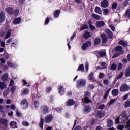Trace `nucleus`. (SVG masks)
<instances>
[{"instance_id":"obj_1","label":"nucleus","mask_w":130,"mask_h":130,"mask_svg":"<svg viewBox=\"0 0 130 130\" xmlns=\"http://www.w3.org/2000/svg\"><path fill=\"white\" fill-rule=\"evenodd\" d=\"M53 120V115L52 114H48L45 117V119L41 116L40 121L39 124V127L42 129L43 128V125L44 124V121L46 123H51Z\"/></svg>"},{"instance_id":"obj_2","label":"nucleus","mask_w":130,"mask_h":130,"mask_svg":"<svg viewBox=\"0 0 130 130\" xmlns=\"http://www.w3.org/2000/svg\"><path fill=\"white\" fill-rule=\"evenodd\" d=\"M41 113L42 114H46L49 113V107L45 105L40 107Z\"/></svg>"},{"instance_id":"obj_3","label":"nucleus","mask_w":130,"mask_h":130,"mask_svg":"<svg viewBox=\"0 0 130 130\" xmlns=\"http://www.w3.org/2000/svg\"><path fill=\"white\" fill-rule=\"evenodd\" d=\"M86 80L85 79H79L77 81V88L80 89L82 87H85L86 86Z\"/></svg>"},{"instance_id":"obj_4","label":"nucleus","mask_w":130,"mask_h":130,"mask_svg":"<svg viewBox=\"0 0 130 130\" xmlns=\"http://www.w3.org/2000/svg\"><path fill=\"white\" fill-rule=\"evenodd\" d=\"M91 46L92 42H91V41H87L85 43L83 44L81 48L82 50H86L88 47H91Z\"/></svg>"},{"instance_id":"obj_5","label":"nucleus","mask_w":130,"mask_h":130,"mask_svg":"<svg viewBox=\"0 0 130 130\" xmlns=\"http://www.w3.org/2000/svg\"><path fill=\"white\" fill-rule=\"evenodd\" d=\"M130 90V86L127 84L124 83L120 87V92H126V91H128Z\"/></svg>"},{"instance_id":"obj_6","label":"nucleus","mask_w":130,"mask_h":130,"mask_svg":"<svg viewBox=\"0 0 130 130\" xmlns=\"http://www.w3.org/2000/svg\"><path fill=\"white\" fill-rule=\"evenodd\" d=\"M20 105L23 107V109H27L29 105L28 100H27L26 99H23L20 102Z\"/></svg>"},{"instance_id":"obj_7","label":"nucleus","mask_w":130,"mask_h":130,"mask_svg":"<svg viewBox=\"0 0 130 130\" xmlns=\"http://www.w3.org/2000/svg\"><path fill=\"white\" fill-rule=\"evenodd\" d=\"M106 34H107L108 39H112L113 38V32L109 29H106L105 30Z\"/></svg>"},{"instance_id":"obj_8","label":"nucleus","mask_w":130,"mask_h":130,"mask_svg":"<svg viewBox=\"0 0 130 130\" xmlns=\"http://www.w3.org/2000/svg\"><path fill=\"white\" fill-rule=\"evenodd\" d=\"M76 104V101H75V100H74L73 99H69L68 100H67V101L65 103V105L66 106H73V105H75V104Z\"/></svg>"},{"instance_id":"obj_9","label":"nucleus","mask_w":130,"mask_h":130,"mask_svg":"<svg viewBox=\"0 0 130 130\" xmlns=\"http://www.w3.org/2000/svg\"><path fill=\"white\" fill-rule=\"evenodd\" d=\"M107 36L106 35V34H104V33H102L101 35V38L102 39V42L103 43V44H105V43H106V42H107L108 40V38H107Z\"/></svg>"},{"instance_id":"obj_10","label":"nucleus","mask_w":130,"mask_h":130,"mask_svg":"<svg viewBox=\"0 0 130 130\" xmlns=\"http://www.w3.org/2000/svg\"><path fill=\"white\" fill-rule=\"evenodd\" d=\"M115 51L119 52L121 54H123L124 53V51L123 50V48L121 46H117L115 48Z\"/></svg>"},{"instance_id":"obj_11","label":"nucleus","mask_w":130,"mask_h":130,"mask_svg":"<svg viewBox=\"0 0 130 130\" xmlns=\"http://www.w3.org/2000/svg\"><path fill=\"white\" fill-rule=\"evenodd\" d=\"M0 124H3L7 127L9 124V121L5 118H0Z\"/></svg>"},{"instance_id":"obj_12","label":"nucleus","mask_w":130,"mask_h":130,"mask_svg":"<svg viewBox=\"0 0 130 130\" xmlns=\"http://www.w3.org/2000/svg\"><path fill=\"white\" fill-rule=\"evenodd\" d=\"M21 22H22V18L17 17L13 21V25H19V24H21Z\"/></svg>"},{"instance_id":"obj_13","label":"nucleus","mask_w":130,"mask_h":130,"mask_svg":"<svg viewBox=\"0 0 130 130\" xmlns=\"http://www.w3.org/2000/svg\"><path fill=\"white\" fill-rule=\"evenodd\" d=\"M5 11L9 15H14V9L12 7L6 8Z\"/></svg>"},{"instance_id":"obj_14","label":"nucleus","mask_w":130,"mask_h":130,"mask_svg":"<svg viewBox=\"0 0 130 130\" xmlns=\"http://www.w3.org/2000/svg\"><path fill=\"white\" fill-rule=\"evenodd\" d=\"M11 128H18V123L15 121H12L9 123Z\"/></svg>"},{"instance_id":"obj_15","label":"nucleus","mask_w":130,"mask_h":130,"mask_svg":"<svg viewBox=\"0 0 130 130\" xmlns=\"http://www.w3.org/2000/svg\"><path fill=\"white\" fill-rule=\"evenodd\" d=\"M118 44H119V45H121L123 47H126V46H128V43L122 40L118 42Z\"/></svg>"},{"instance_id":"obj_16","label":"nucleus","mask_w":130,"mask_h":130,"mask_svg":"<svg viewBox=\"0 0 130 130\" xmlns=\"http://www.w3.org/2000/svg\"><path fill=\"white\" fill-rule=\"evenodd\" d=\"M5 14L3 11L0 12V24H2L3 22H5Z\"/></svg>"},{"instance_id":"obj_17","label":"nucleus","mask_w":130,"mask_h":130,"mask_svg":"<svg viewBox=\"0 0 130 130\" xmlns=\"http://www.w3.org/2000/svg\"><path fill=\"white\" fill-rule=\"evenodd\" d=\"M105 115V113H104V111L99 110L97 112V116L99 117V118H102V117H103Z\"/></svg>"},{"instance_id":"obj_18","label":"nucleus","mask_w":130,"mask_h":130,"mask_svg":"<svg viewBox=\"0 0 130 130\" xmlns=\"http://www.w3.org/2000/svg\"><path fill=\"white\" fill-rule=\"evenodd\" d=\"M109 3L107 0H103L101 2V6L103 8H107L108 7Z\"/></svg>"},{"instance_id":"obj_19","label":"nucleus","mask_w":130,"mask_h":130,"mask_svg":"<svg viewBox=\"0 0 130 130\" xmlns=\"http://www.w3.org/2000/svg\"><path fill=\"white\" fill-rule=\"evenodd\" d=\"M9 78V75H8V73H5L3 74L1 79L3 82H6L8 81V78Z\"/></svg>"},{"instance_id":"obj_20","label":"nucleus","mask_w":130,"mask_h":130,"mask_svg":"<svg viewBox=\"0 0 130 130\" xmlns=\"http://www.w3.org/2000/svg\"><path fill=\"white\" fill-rule=\"evenodd\" d=\"M59 89V93L61 96H62V95H64V89L63 88V87L62 86H59L58 87Z\"/></svg>"},{"instance_id":"obj_21","label":"nucleus","mask_w":130,"mask_h":130,"mask_svg":"<svg viewBox=\"0 0 130 130\" xmlns=\"http://www.w3.org/2000/svg\"><path fill=\"white\" fill-rule=\"evenodd\" d=\"M29 92H30V90H29L28 88L24 89L23 91L21 92V96H26V95H28Z\"/></svg>"},{"instance_id":"obj_22","label":"nucleus","mask_w":130,"mask_h":130,"mask_svg":"<svg viewBox=\"0 0 130 130\" xmlns=\"http://www.w3.org/2000/svg\"><path fill=\"white\" fill-rule=\"evenodd\" d=\"M83 37L85 39H88L89 37H91V34L89 31L86 30L83 35Z\"/></svg>"},{"instance_id":"obj_23","label":"nucleus","mask_w":130,"mask_h":130,"mask_svg":"<svg viewBox=\"0 0 130 130\" xmlns=\"http://www.w3.org/2000/svg\"><path fill=\"white\" fill-rule=\"evenodd\" d=\"M94 12H95L96 14H99V15H102V10H101V8L98 6L95 8Z\"/></svg>"},{"instance_id":"obj_24","label":"nucleus","mask_w":130,"mask_h":130,"mask_svg":"<svg viewBox=\"0 0 130 130\" xmlns=\"http://www.w3.org/2000/svg\"><path fill=\"white\" fill-rule=\"evenodd\" d=\"M127 116V114L126 113V112H123L122 115H121L122 121H125V119H126Z\"/></svg>"},{"instance_id":"obj_25","label":"nucleus","mask_w":130,"mask_h":130,"mask_svg":"<svg viewBox=\"0 0 130 130\" xmlns=\"http://www.w3.org/2000/svg\"><path fill=\"white\" fill-rule=\"evenodd\" d=\"M107 127L110 128L111 126H112V125H113V121H112L111 119L108 118L107 119Z\"/></svg>"},{"instance_id":"obj_26","label":"nucleus","mask_w":130,"mask_h":130,"mask_svg":"<svg viewBox=\"0 0 130 130\" xmlns=\"http://www.w3.org/2000/svg\"><path fill=\"white\" fill-rule=\"evenodd\" d=\"M105 25V23L103 21H99L96 22V26L98 28L100 27H103Z\"/></svg>"},{"instance_id":"obj_27","label":"nucleus","mask_w":130,"mask_h":130,"mask_svg":"<svg viewBox=\"0 0 130 130\" xmlns=\"http://www.w3.org/2000/svg\"><path fill=\"white\" fill-rule=\"evenodd\" d=\"M60 14V10H57L55 11L53 13L54 18H58V17H59Z\"/></svg>"},{"instance_id":"obj_28","label":"nucleus","mask_w":130,"mask_h":130,"mask_svg":"<svg viewBox=\"0 0 130 130\" xmlns=\"http://www.w3.org/2000/svg\"><path fill=\"white\" fill-rule=\"evenodd\" d=\"M91 16H92V18H93V19H94L95 20H100V19H101V17H100V16H99V15H97L95 13H92L91 14Z\"/></svg>"},{"instance_id":"obj_29","label":"nucleus","mask_w":130,"mask_h":130,"mask_svg":"<svg viewBox=\"0 0 130 130\" xmlns=\"http://www.w3.org/2000/svg\"><path fill=\"white\" fill-rule=\"evenodd\" d=\"M125 77H130V67H128L126 69L125 71Z\"/></svg>"},{"instance_id":"obj_30","label":"nucleus","mask_w":130,"mask_h":130,"mask_svg":"<svg viewBox=\"0 0 130 130\" xmlns=\"http://www.w3.org/2000/svg\"><path fill=\"white\" fill-rule=\"evenodd\" d=\"M101 42V39L99 38H95L94 40V45L96 46Z\"/></svg>"},{"instance_id":"obj_31","label":"nucleus","mask_w":130,"mask_h":130,"mask_svg":"<svg viewBox=\"0 0 130 130\" xmlns=\"http://www.w3.org/2000/svg\"><path fill=\"white\" fill-rule=\"evenodd\" d=\"M98 54H99L100 57H103L106 55V52L104 51H100L98 52Z\"/></svg>"},{"instance_id":"obj_32","label":"nucleus","mask_w":130,"mask_h":130,"mask_svg":"<svg viewBox=\"0 0 130 130\" xmlns=\"http://www.w3.org/2000/svg\"><path fill=\"white\" fill-rule=\"evenodd\" d=\"M5 88H7V85L5 84V82H2L0 81V89L1 90H4Z\"/></svg>"},{"instance_id":"obj_33","label":"nucleus","mask_w":130,"mask_h":130,"mask_svg":"<svg viewBox=\"0 0 130 130\" xmlns=\"http://www.w3.org/2000/svg\"><path fill=\"white\" fill-rule=\"evenodd\" d=\"M93 78H94V72H91L88 75V79L89 81H92L93 80Z\"/></svg>"},{"instance_id":"obj_34","label":"nucleus","mask_w":130,"mask_h":130,"mask_svg":"<svg viewBox=\"0 0 130 130\" xmlns=\"http://www.w3.org/2000/svg\"><path fill=\"white\" fill-rule=\"evenodd\" d=\"M91 110V108H90V106H86L84 108V112L86 113H89Z\"/></svg>"},{"instance_id":"obj_35","label":"nucleus","mask_w":130,"mask_h":130,"mask_svg":"<svg viewBox=\"0 0 130 130\" xmlns=\"http://www.w3.org/2000/svg\"><path fill=\"white\" fill-rule=\"evenodd\" d=\"M112 94L113 96H117V95H118V90L115 89H113L112 91Z\"/></svg>"},{"instance_id":"obj_36","label":"nucleus","mask_w":130,"mask_h":130,"mask_svg":"<svg viewBox=\"0 0 130 130\" xmlns=\"http://www.w3.org/2000/svg\"><path fill=\"white\" fill-rule=\"evenodd\" d=\"M124 107L125 108H127L128 107H130V101L129 100H127L124 104Z\"/></svg>"},{"instance_id":"obj_37","label":"nucleus","mask_w":130,"mask_h":130,"mask_svg":"<svg viewBox=\"0 0 130 130\" xmlns=\"http://www.w3.org/2000/svg\"><path fill=\"white\" fill-rule=\"evenodd\" d=\"M77 71L80 72H84V64H81V65H80L77 69Z\"/></svg>"},{"instance_id":"obj_38","label":"nucleus","mask_w":130,"mask_h":130,"mask_svg":"<svg viewBox=\"0 0 130 130\" xmlns=\"http://www.w3.org/2000/svg\"><path fill=\"white\" fill-rule=\"evenodd\" d=\"M117 68V66L115 63H113L111 66L110 70H112V71H115V70Z\"/></svg>"},{"instance_id":"obj_39","label":"nucleus","mask_w":130,"mask_h":130,"mask_svg":"<svg viewBox=\"0 0 130 130\" xmlns=\"http://www.w3.org/2000/svg\"><path fill=\"white\" fill-rule=\"evenodd\" d=\"M3 97H7L8 95H9V89H6V90H4L3 92Z\"/></svg>"},{"instance_id":"obj_40","label":"nucleus","mask_w":130,"mask_h":130,"mask_svg":"<svg viewBox=\"0 0 130 130\" xmlns=\"http://www.w3.org/2000/svg\"><path fill=\"white\" fill-rule=\"evenodd\" d=\"M117 8V3H113L112 5V10H116Z\"/></svg>"},{"instance_id":"obj_41","label":"nucleus","mask_w":130,"mask_h":130,"mask_svg":"<svg viewBox=\"0 0 130 130\" xmlns=\"http://www.w3.org/2000/svg\"><path fill=\"white\" fill-rule=\"evenodd\" d=\"M34 105L36 108H38V107H39V102L38 101L35 100Z\"/></svg>"},{"instance_id":"obj_42","label":"nucleus","mask_w":130,"mask_h":130,"mask_svg":"<svg viewBox=\"0 0 130 130\" xmlns=\"http://www.w3.org/2000/svg\"><path fill=\"white\" fill-rule=\"evenodd\" d=\"M89 29L91 30V31H95L96 29V27L95 26L93 25L92 24L89 25Z\"/></svg>"},{"instance_id":"obj_43","label":"nucleus","mask_w":130,"mask_h":130,"mask_svg":"<svg viewBox=\"0 0 130 130\" xmlns=\"http://www.w3.org/2000/svg\"><path fill=\"white\" fill-rule=\"evenodd\" d=\"M84 100L85 103H90L91 102V100L89 99V97H85Z\"/></svg>"},{"instance_id":"obj_44","label":"nucleus","mask_w":130,"mask_h":130,"mask_svg":"<svg viewBox=\"0 0 130 130\" xmlns=\"http://www.w3.org/2000/svg\"><path fill=\"white\" fill-rule=\"evenodd\" d=\"M109 12V10L108 9H104L103 10V15H105V16H107L108 15V13Z\"/></svg>"},{"instance_id":"obj_45","label":"nucleus","mask_w":130,"mask_h":130,"mask_svg":"<svg viewBox=\"0 0 130 130\" xmlns=\"http://www.w3.org/2000/svg\"><path fill=\"white\" fill-rule=\"evenodd\" d=\"M89 27H88V25L87 24H84L83 27L81 28V31H83V30H87Z\"/></svg>"},{"instance_id":"obj_46","label":"nucleus","mask_w":130,"mask_h":130,"mask_svg":"<svg viewBox=\"0 0 130 130\" xmlns=\"http://www.w3.org/2000/svg\"><path fill=\"white\" fill-rule=\"evenodd\" d=\"M16 91V86H12L10 89V91L12 94H14L15 93V91Z\"/></svg>"},{"instance_id":"obj_47","label":"nucleus","mask_w":130,"mask_h":130,"mask_svg":"<svg viewBox=\"0 0 130 130\" xmlns=\"http://www.w3.org/2000/svg\"><path fill=\"white\" fill-rule=\"evenodd\" d=\"M117 128L119 130H123V129L124 128V126H123V125H119L117 126Z\"/></svg>"},{"instance_id":"obj_48","label":"nucleus","mask_w":130,"mask_h":130,"mask_svg":"<svg viewBox=\"0 0 130 130\" xmlns=\"http://www.w3.org/2000/svg\"><path fill=\"white\" fill-rule=\"evenodd\" d=\"M11 37V31H8L5 36V39H8V38H10Z\"/></svg>"},{"instance_id":"obj_49","label":"nucleus","mask_w":130,"mask_h":130,"mask_svg":"<svg viewBox=\"0 0 130 130\" xmlns=\"http://www.w3.org/2000/svg\"><path fill=\"white\" fill-rule=\"evenodd\" d=\"M105 77V74H104V73H100L99 75V79H103V78H104Z\"/></svg>"},{"instance_id":"obj_50","label":"nucleus","mask_w":130,"mask_h":130,"mask_svg":"<svg viewBox=\"0 0 130 130\" xmlns=\"http://www.w3.org/2000/svg\"><path fill=\"white\" fill-rule=\"evenodd\" d=\"M103 84L105 86H107L108 85H109V81L107 79H105L103 81Z\"/></svg>"},{"instance_id":"obj_51","label":"nucleus","mask_w":130,"mask_h":130,"mask_svg":"<svg viewBox=\"0 0 130 130\" xmlns=\"http://www.w3.org/2000/svg\"><path fill=\"white\" fill-rule=\"evenodd\" d=\"M121 54H121L120 53H115L113 55L112 58H115V57H117L118 56H119Z\"/></svg>"},{"instance_id":"obj_52","label":"nucleus","mask_w":130,"mask_h":130,"mask_svg":"<svg viewBox=\"0 0 130 130\" xmlns=\"http://www.w3.org/2000/svg\"><path fill=\"white\" fill-rule=\"evenodd\" d=\"M115 102V99H112L111 100L109 103H108V105L109 106H110V105H112L113 103Z\"/></svg>"},{"instance_id":"obj_53","label":"nucleus","mask_w":130,"mask_h":130,"mask_svg":"<svg viewBox=\"0 0 130 130\" xmlns=\"http://www.w3.org/2000/svg\"><path fill=\"white\" fill-rule=\"evenodd\" d=\"M88 88L93 90V89L95 88V85L93 84H89L88 86Z\"/></svg>"},{"instance_id":"obj_54","label":"nucleus","mask_w":130,"mask_h":130,"mask_svg":"<svg viewBox=\"0 0 130 130\" xmlns=\"http://www.w3.org/2000/svg\"><path fill=\"white\" fill-rule=\"evenodd\" d=\"M121 69H122V63H119L118 66L117 70L120 71V70H121Z\"/></svg>"},{"instance_id":"obj_55","label":"nucleus","mask_w":130,"mask_h":130,"mask_svg":"<svg viewBox=\"0 0 130 130\" xmlns=\"http://www.w3.org/2000/svg\"><path fill=\"white\" fill-rule=\"evenodd\" d=\"M125 15L130 18V9L126 10L125 12Z\"/></svg>"},{"instance_id":"obj_56","label":"nucleus","mask_w":130,"mask_h":130,"mask_svg":"<svg viewBox=\"0 0 130 130\" xmlns=\"http://www.w3.org/2000/svg\"><path fill=\"white\" fill-rule=\"evenodd\" d=\"M14 14L16 16H18V15H19V10L16 9L15 11L13 10V15Z\"/></svg>"},{"instance_id":"obj_57","label":"nucleus","mask_w":130,"mask_h":130,"mask_svg":"<svg viewBox=\"0 0 130 130\" xmlns=\"http://www.w3.org/2000/svg\"><path fill=\"white\" fill-rule=\"evenodd\" d=\"M52 90L51 87H47L46 88V92L47 93H50V91Z\"/></svg>"},{"instance_id":"obj_58","label":"nucleus","mask_w":130,"mask_h":130,"mask_svg":"<svg viewBox=\"0 0 130 130\" xmlns=\"http://www.w3.org/2000/svg\"><path fill=\"white\" fill-rule=\"evenodd\" d=\"M123 77V73L122 72H120L119 74V75L117 77L118 79H121Z\"/></svg>"},{"instance_id":"obj_59","label":"nucleus","mask_w":130,"mask_h":130,"mask_svg":"<svg viewBox=\"0 0 130 130\" xmlns=\"http://www.w3.org/2000/svg\"><path fill=\"white\" fill-rule=\"evenodd\" d=\"M101 67H103V69H106V62H102L101 63Z\"/></svg>"},{"instance_id":"obj_60","label":"nucleus","mask_w":130,"mask_h":130,"mask_svg":"<svg viewBox=\"0 0 130 130\" xmlns=\"http://www.w3.org/2000/svg\"><path fill=\"white\" fill-rule=\"evenodd\" d=\"M119 119H120V117L119 116L117 117V118L115 119V123L116 124H119Z\"/></svg>"},{"instance_id":"obj_61","label":"nucleus","mask_w":130,"mask_h":130,"mask_svg":"<svg viewBox=\"0 0 130 130\" xmlns=\"http://www.w3.org/2000/svg\"><path fill=\"white\" fill-rule=\"evenodd\" d=\"M104 107H105V106L104 105H100L99 107V109H101V110H103V109H104Z\"/></svg>"},{"instance_id":"obj_62","label":"nucleus","mask_w":130,"mask_h":130,"mask_svg":"<svg viewBox=\"0 0 130 130\" xmlns=\"http://www.w3.org/2000/svg\"><path fill=\"white\" fill-rule=\"evenodd\" d=\"M48 23H49V17H47L45 22V25H48Z\"/></svg>"},{"instance_id":"obj_63","label":"nucleus","mask_w":130,"mask_h":130,"mask_svg":"<svg viewBox=\"0 0 130 130\" xmlns=\"http://www.w3.org/2000/svg\"><path fill=\"white\" fill-rule=\"evenodd\" d=\"M22 125L24 126H28V125H29V123L27 121H23L22 123Z\"/></svg>"},{"instance_id":"obj_64","label":"nucleus","mask_w":130,"mask_h":130,"mask_svg":"<svg viewBox=\"0 0 130 130\" xmlns=\"http://www.w3.org/2000/svg\"><path fill=\"white\" fill-rule=\"evenodd\" d=\"M74 130H82V127L80 126H77Z\"/></svg>"}]
</instances>
